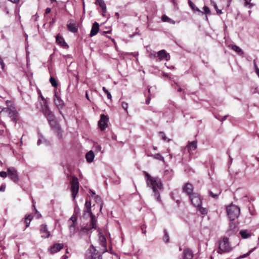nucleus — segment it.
<instances>
[{"label":"nucleus","mask_w":259,"mask_h":259,"mask_svg":"<svg viewBox=\"0 0 259 259\" xmlns=\"http://www.w3.org/2000/svg\"><path fill=\"white\" fill-rule=\"evenodd\" d=\"M197 207L202 214H206L207 213V209L206 208L202 207L201 205L200 206H197Z\"/></svg>","instance_id":"32"},{"label":"nucleus","mask_w":259,"mask_h":259,"mask_svg":"<svg viewBox=\"0 0 259 259\" xmlns=\"http://www.w3.org/2000/svg\"><path fill=\"white\" fill-rule=\"evenodd\" d=\"M216 11H217V14H221L222 13V12L221 10L217 9Z\"/></svg>","instance_id":"60"},{"label":"nucleus","mask_w":259,"mask_h":259,"mask_svg":"<svg viewBox=\"0 0 259 259\" xmlns=\"http://www.w3.org/2000/svg\"><path fill=\"white\" fill-rule=\"evenodd\" d=\"M95 157V154L94 152L92 151H90L89 152H87L85 155V158L87 159V161L91 163L92 162Z\"/></svg>","instance_id":"25"},{"label":"nucleus","mask_w":259,"mask_h":259,"mask_svg":"<svg viewBox=\"0 0 259 259\" xmlns=\"http://www.w3.org/2000/svg\"><path fill=\"white\" fill-rule=\"evenodd\" d=\"M115 15L116 16V18H117V19H118V18H119V13H118V12L116 13Z\"/></svg>","instance_id":"63"},{"label":"nucleus","mask_w":259,"mask_h":259,"mask_svg":"<svg viewBox=\"0 0 259 259\" xmlns=\"http://www.w3.org/2000/svg\"><path fill=\"white\" fill-rule=\"evenodd\" d=\"M100 244L102 246H105L106 244V239L104 236H101L100 237Z\"/></svg>","instance_id":"39"},{"label":"nucleus","mask_w":259,"mask_h":259,"mask_svg":"<svg viewBox=\"0 0 259 259\" xmlns=\"http://www.w3.org/2000/svg\"><path fill=\"white\" fill-rule=\"evenodd\" d=\"M95 4L96 5H99V6L102 8V9L104 10L106 8V4L103 0H96Z\"/></svg>","instance_id":"29"},{"label":"nucleus","mask_w":259,"mask_h":259,"mask_svg":"<svg viewBox=\"0 0 259 259\" xmlns=\"http://www.w3.org/2000/svg\"><path fill=\"white\" fill-rule=\"evenodd\" d=\"M56 42L62 47H67L68 46L67 44L65 42L64 38L60 36L59 35H57V36H56Z\"/></svg>","instance_id":"26"},{"label":"nucleus","mask_w":259,"mask_h":259,"mask_svg":"<svg viewBox=\"0 0 259 259\" xmlns=\"http://www.w3.org/2000/svg\"><path fill=\"white\" fill-rule=\"evenodd\" d=\"M102 90L106 94L109 92L106 89V88L104 87L102 88Z\"/></svg>","instance_id":"58"},{"label":"nucleus","mask_w":259,"mask_h":259,"mask_svg":"<svg viewBox=\"0 0 259 259\" xmlns=\"http://www.w3.org/2000/svg\"><path fill=\"white\" fill-rule=\"evenodd\" d=\"M63 247V245L62 243H56L52 246L50 248V251L52 254L57 252L60 251Z\"/></svg>","instance_id":"15"},{"label":"nucleus","mask_w":259,"mask_h":259,"mask_svg":"<svg viewBox=\"0 0 259 259\" xmlns=\"http://www.w3.org/2000/svg\"><path fill=\"white\" fill-rule=\"evenodd\" d=\"M42 113L46 117L51 128L56 134L59 139L62 138L63 131L53 112L49 110L45 111Z\"/></svg>","instance_id":"2"},{"label":"nucleus","mask_w":259,"mask_h":259,"mask_svg":"<svg viewBox=\"0 0 259 259\" xmlns=\"http://www.w3.org/2000/svg\"><path fill=\"white\" fill-rule=\"evenodd\" d=\"M38 94H39V98H40L42 102H40L41 105V110L42 112H44L45 111H48L50 110L48 102L47 99H46L44 96L42 95L40 91H38Z\"/></svg>","instance_id":"11"},{"label":"nucleus","mask_w":259,"mask_h":259,"mask_svg":"<svg viewBox=\"0 0 259 259\" xmlns=\"http://www.w3.org/2000/svg\"><path fill=\"white\" fill-rule=\"evenodd\" d=\"M193 254L191 250L189 249H185L183 251V259H192Z\"/></svg>","instance_id":"20"},{"label":"nucleus","mask_w":259,"mask_h":259,"mask_svg":"<svg viewBox=\"0 0 259 259\" xmlns=\"http://www.w3.org/2000/svg\"><path fill=\"white\" fill-rule=\"evenodd\" d=\"M39 232L41 234V237L42 238H48L51 235L50 232L48 230V226L46 224H41L40 226Z\"/></svg>","instance_id":"13"},{"label":"nucleus","mask_w":259,"mask_h":259,"mask_svg":"<svg viewBox=\"0 0 259 259\" xmlns=\"http://www.w3.org/2000/svg\"><path fill=\"white\" fill-rule=\"evenodd\" d=\"M149 57L151 59H154V58H157V53L153 52V53H150V54L149 55Z\"/></svg>","instance_id":"46"},{"label":"nucleus","mask_w":259,"mask_h":259,"mask_svg":"<svg viewBox=\"0 0 259 259\" xmlns=\"http://www.w3.org/2000/svg\"><path fill=\"white\" fill-rule=\"evenodd\" d=\"M150 97H148L147 98V99L146 100V101H145V103L147 104V105H148L150 103Z\"/></svg>","instance_id":"52"},{"label":"nucleus","mask_w":259,"mask_h":259,"mask_svg":"<svg viewBox=\"0 0 259 259\" xmlns=\"http://www.w3.org/2000/svg\"><path fill=\"white\" fill-rule=\"evenodd\" d=\"M99 29V24L97 22H95L92 25V29L91 30V32L90 34V35L91 37H93L95 35H96Z\"/></svg>","instance_id":"17"},{"label":"nucleus","mask_w":259,"mask_h":259,"mask_svg":"<svg viewBox=\"0 0 259 259\" xmlns=\"http://www.w3.org/2000/svg\"><path fill=\"white\" fill-rule=\"evenodd\" d=\"M174 175L173 170L171 169H167L164 170V177L167 180H170Z\"/></svg>","instance_id":"24"},{"label":"nucleus","mask_w":259,"mask_h":259,"mask_svg":"<svg viewBox=\"0 0 259 259\" xmlns=\"http://www.w3.org/2000/svg\"><path fill=\"white\" fill-rule=\"evenodd\" d=\"M8 177L14 183H17L19 181L17 170L14 167H10L7 169Z\"/></svg>","instance_id":"8"},{"label":"nucleus","mask_w":259,"mask_h":259,"mask_svg":"<svg viewBox=\"0 0 259 259\" xmlns=\"http://www.w3.org/2000/svg\"><path fill=\"white\" fill-rule=\"evenodd\" d=\"M121 106L122 108L127 112V108H128V104L125 102H121Z\"/></svg>","instance_id":"40"},{"label":"nucleus","mask_w":259,"mask_h":259,"mask_svg":"<svg viewBox=\"0 0 259 259\" xmlns=\"http://www.w3.org/2000/svg\"><path fill=\"white\" fill-rule=\"evenodd\" d=\"M148 156L153 157L154 159H157L162 161H164V157L160 154L157 153L155 154L148 155Z\"/></svg>","instance_id":"27"},{"label":"nucleus","mask_w":259,"mask_h":259,"mask_svg":"<svg viewBox=\"0 0 259 259\" xmlns=\"http://www.w3.org/2000/svg\"><path fill=\"white\" fill-rule=\"evenodd\" d=\"M108 121V117L104 114H102L100 119L98 122V125L101 131H104L107 127Z\"/></svg>","instance_id":"14"},{"label":"nucleus","mask_w":259,"mask_h":259,"mask_svg":"<svg viewBox=\"0 0 259 259\" xmlns=\"http://www.w3.org/2000/svg\"><path fill=\"white\" fill-rule=\"evenodd\" d=\"M164 242L168 243L169 242V235L166 230H164V236L162 238Z\"/></svg>","instance_id":"30"},{"label":"nucleus","mask_w":259,"mask_h":259,"mask_svg":"<svg viewBox=\"0 0 259 259\" xmlns=\"http://www.w3.org/2000/svg\"><path fill=\"white\" fill-rule=\"evenodd\" d=\"M0 64L1 65L2 68L3 69L5 67V64L3 61V60L2 59V58H1V56H0Z\"/></svg>","instance_id":"48"},{"label":"nucleus","mask_w":259,"mask_h":259,"mask_svg":"<svg viewBox=\"0 0 259 259\" xmlns=\"http://www.w3.org/2000/svg\"><path fill=\"white\" fill-rule=\"evenodd\" d=\"M33 219V215L31 214L28 215H26L25 216V218L22 220L21 222H23L25 224V227L24 229V230H25L27 228H28L30 224Z\"/></svg>","instance_id":"18"},{"label":"nucleus","mask_w":259,"mask_h":259,"mask_svg":"<svg viewBox=\"0 0 259 259\" xmlns=\"http://www.w3.org/2000/svg\"><path fill=\"white\" fill-rule=\"evenodd\" d=\"M190 199L192 204L195 206H200L202 204L200 196L197 193H193L190 196Z\"/></svg>","instance_id":"10"},{"label":"nucleus","mask_w":259,"mask_h":259,"mask_svg":"<svg viewBox=\"0 0 259 259\" xmlns=\"http://www.w3.org/2000/svg\"><path fill=\"white\" fill-rule=\"evenodd\" d=\"M159 136L161 137L162 140L164 141H167V142H169L170 140L169 139H167V138L166 137L165 134L163 132H160L159 133Z\"/></svg>","instance_id":"36"},{"label":"nucleus","mask_w":259,"mask_h":259,"mask_svg":"<svg viewBox=\"0 0 259 259\" xmlns=\"http://www.w3.org/2000/svg\"><path fill=\"white\" fill-rule=\"evenodd\" d=\"M230 47L232 48L233 50H234L239 54L242 55L243 54V52L241 49H240L239 47L237 46L236 45H231L230 46Z\"/></svg>","instance_id":"28"},{"label":"nucleus","mask_w":259,"mask_h":259,"mask_svg":"<svg viewBox=\"0 0 259 259\" xmlns=\"http://www.w3.org/2000/svg\"><path fill=\"white\" fill-rule=\"evenodd\" d=\"M249 254L248 252H247L246 253H245V254H243L242 255H240V256H239L237 259H241V258H245L248 256H249Z\"/></svg>","instance_id":"45"},{"label":"nucleus","mask_w":259,"mask_h":259,"mask_svg":"<svg viewBox=\"0 0 259 259\" xmlns=\"http://www.w3.org/2000/svg\"><path fill=\"white\" fill-rule=\"evenodd\" d=\"M42 143H44L46 146H49L50 145V142L48 140L46 139L44 137L43 139Z\"/></svg>","instance_id":"47"},{"label":"nucleus","mask_w":259,"mask_h":259,"mask_svg":"<svg viewBox=\"0 0 259 259\" xmlns=\"http://www.w3.org/2000/svg\"><path fill=\"white\" fill-rule=\"evenodd\" d=\"M50 82L53 87H57L58 86V83L54 77L51 76L50 78Z\"/></svg>","instance_id":"33"},{"label":"nucleus","mask_w":259,"mask_h":259,"mask_svg":"<svg viewBox=\"0 0 259 259\" xmlns=\"http://www.w3.org/2000/svg\"><path fill=\"white\" fill-rule=\"evenodd\" d=\"M227 212L229 220L234 221L239 217L240 209L237 206L231 204L227 207Z\"/></svg>","instance_id":"4"},{"label":"nucleus","mask_w":259,"mask_h":259,"mask_svg":"<svg viewBox=\"0 0 259 259\" xmlns=\"http://www.w3.org/2000/svg\"><path fill=\"white\" fill-rule=\"evenodd\" d=\"M145 180L147 187L152 190L153 195L157 201L160 200V192L163 190V185L160 178L152 177L148 172H145Z\"/></svg>","instance_id":"1"},{"label":"nucleus","mask_w":259,"mask_h":259,"mask_svg":"<svg viewBox=\"0 0 259 259\" xmlns=\"http://www.w3.org/2000/svg\"><path fill=\"white\" fill-rule=\"evenodd\" d=\"M208 193H209V195L210 196L212 197V198H213L214 199H218V197L220 194V192H219V194H214L212 191H209Z\"/></svg>","instance_id":"37"},{"label":"nucleus","mask_w":259,"mask_h":259,"mask_svg":"<svg viewBox=\"0 0 259 259\" xmlns=\"http://www.w3.org/2000/svg\"><path fill=\"white\" fill-rule=\"evenodd\" d=\"M256 249V247H254L251 249H250L247 252L249 253V254L250 255L254 250H255Z\"/></svg>","instance_id":"54"},{"label":"nucleus","mask_w":259,"mask_h":259,"mask_svg":"<svg viewBox=\"0 0 259 259\" xmlns=\"http://www.w3.org/2000/svg\"><path fill=\"white\" fill-rule=\"evenodd\" d=\"M68 30L73 33H76L78 31V26L75 23H69L67 25Z\"/></svg>","instance_id":"21"},{"label":"nucleus","mask_w":259,"mask_h":259,"mask_svg":"<svg viewBox=\"0 0 259 259\" xmlns=\"http://www.w3.org/2000/svg\"><path fill=\"white\" fill-rule=\"evenodd\" d=\"M210 3H211V4L213 5V6L214 7V8L217 10L218 9V7H217V5L216 4V3L213 2V1L211 0L210 1Z\"/></svg>","instance_id":"50"},{"label":"nucleus","mask_w":259,"mask_h":259,"mask_svg":"<svg viewBox=\"0 0 259 259\" xmlns=\"http://www.w3.org/2000/svg\"><path fill=\"white\" fill-rule=\"evenodd\" d=\"M146 226L144 225L141 227V229L142 230V233L146 234V231L145 230Z\"/></svg>","instance_id":"51"},{"label":"nucleus","mask_w":259,"mask_h":259,"mask_svg":"<svg viewBox=\"0 0 259 259\" xmlns=\"http://www.w3.org/2000/svg\"><path fill=\"white\" fill-rule=\"evenodd\" d=\"M70 184L72 197L73 200H74L79 190V184L78 179L75 177H73L70 182Z\"/></svg>","instance_id":"7"},{"label":"nucleus","mask_w":259,"mask_h":259,"mask_svg":"<svg viewBox=\"0 0 259 259\" xmlns=\"http://www.w3.org/2000/svg\"><path fill=\"white\" fill-rule=\"evenodd\" d=\"M2 111L7 113L9 116L11 118L12 120L16 123L18 120V112L16 108L13 105H10L8 107L4 108Z\"/></svg>","instance_id":"5"},{"label":"nucleus","mask_w":259,"mask_h":259,"mask_svg":"<svg viewBox=\"0 0 259 259\" xmlns=\"http://www.w3.org/2000/svg\"><path fill=\"white\" fill-rule=\"evenodd\" d=\"M86 259H102V256L98 253H88L85 255Z\"/></svg>","instance_id":"22"},{"label":"nucleus","mask_w":259,"mask_h":259,"mask_svg":"<svg viewBox=\"0 0 259 259\" xmlns=\"http://www.w3.org/2000/svg\"><path fill=\"white\" fill-rule=\"evenodd\" d=\"M127 54L128 55H133V56L134 57H136L138 55V53L137 52V53H127Z\"/></svg>","instance_id":"53"},{"label":"nucleus","mask_w":259,"mask_h":259,"mask_svg":"<svg viewBox=\"0 0 259 259\" xmlns=\"http://www.w3.org/2000/svg\"><path fill=\"white\" fill-rule=\"evenodd\" d=\"M107 98L109 99H111L112 98L111 95L109 92H108L107 94Z\"/></svg>","instance_id":"56"},{"label":"nucleus","mask_w":259,"mask_h":259,"mask_svg":"<svg viewBox=\"0 0 259 259\" xmlns=\"http://www.w3.org/2000/svg\"><path fill=\"white\" fill-rule=\"evenodd\" d=\"M161 18H162V21H163V22H168L172 23L173 24L175 23V22L172 20H171L170 18L167 17L166 15H163L162 16Z\"/></svg>","instance_id":"34"},{"label":"nucleus","mask_w":259,"mask_h":259,"mask_svg":"<svg viewBox=\"0 0 259 259\" xmlns=\"http://www.w3.org/2000/svg\"><path fill=\"white\" fill-rule=\"evenodd\" d=\"M55 22V19L53 18L52 20L50 22V25H53Z\"/></svg>","instance_id":"57"},{"label":"nucleus","mask_w":259,"mask_h":259,"mask_svg":"<svg viewBox=\"0 0 259 259\" xmlns=\"http://www.w3.org/2000/svg\"><path fill=\"white\" fill-rule=\"evenodd\" d=\"M8 176V172H6V171H0V177H2V178H6Z\"/></svg>","instance_id":"43"},{"label":"nucleus","mask_w":259,"mask_h":259,"mask_svg":"<svg viewBox=\"0 0 259 259\" xmlns=\"http://www.w3.org/2000/svg\"><path fill=\"white\" fill-rule=\"evenodd\" d=\"M111 30H108V31H103L102 32V35H104L106 33H109L110 32Z\"/></svg>","instance_id":"59"},{"label":"nucleus","mask_w":259,"mask_h":259,"mask_svg":"<svg viewBox=\"0 0 259 259\" xmlns=\"http://www.w3.org/2000/svg\"><path fill=\"white\" fill-rule=\"evenodd\" d=\"M94 147L96 152H100L101 150V146L98 144H95Z\"/></svg>","instance_id":"42"},{"label":"nucleus","mask_w":259,"mask_h":259,"mask_svg":"<svg viewBox=\"0 0 259 259\" xmlns=\"http://www.w3.org/2000/svg\"><path fill=\"white\" fill-rule=\"evenodd\" d=\"M77 221V216L73 215L68 220L69 224V230L71 235H73L75 233L76 223Z\"/></svg>","instance_id":"9"},{"label":"nucleus","mask_w":259,"mask_h":259,"mask_svg":"<svg viewBox=\"0 0 259 259\" xmlns=\"http://www.w3.org/2000/svg\"><path fill=\"white\" fill-rule=\"evenodd\" d=\"M227 116H228V115H225V116H224L223 117V118L221 119V120H222V121H224V120H226V118H227Z\"/></svg>","instance_id":"62"},{"label":"nucleus","mask_w":259,"mask_h":259,"mask_svg":"<svg viewBox=\"0 0 259 259\" xmlns=\"http://www.w3.org/2000/svg\"><path fill=\"white\" fill-rule=\"evenodd\" d=\"M38 136H39V138L37 142V145H40V144L42 143L43 139H44V136L41 134L38 133Z\"/></svg>","instance_id":"38"},{"label":"nucleus","mask_w":259,"mask_h":259,"mask_svg":"<svg viewBox=\"0 0 259 259\" xmlns=\"http://www.w3.org/2000/svg\"><path fill=\"white\" fill-rule=\"evenodd\" d=\"M54 103L57 107H62L64 106V102L61 98L55 93L54 98Z\"/></svg>","instance_id":"19"},{"label":"nucleus","mask_w":259,"mask_h":259,"mask_svg":"<svg viewBox=\"0 0 259 259\" xmlns=\"http://www.w3.org/2000/svg\"><path fill=\"white\" fill-rule=\"evenodd\" d=\"M187 147L189 152L195 150L197 147V141L195 140L192 142H189Z\"/></svg>","instance_id":"23"},{"label":"nucleus","mask_w":259,"mask_h":259,"mask_svg":"<svg viewBox=\"0 0 259 259\" xmlns=\"http://www.w3.org/2000/svg\"><path fill=\"white\" fill-rule=\"evenodd\" d=\"M157 61H161L162 60L168 61L170 60V57L168 53L165 50H162L157 53Z\"/></svg>","instance_id":"12"},{"label":"nucleus","mask_w":259,"mask_h":259,"mask_svg":"<svg viewBox=\"0 0 259 259\" xmlns=\"http://www.w3.org/2000/svg\"><path fill=\"white\" fill-rule=\"evenodd\" d=\"M188 4L192 9L198 12H200L199 9L198 8L196 7L195 5L190 0L188 1Z\"/></svg>","instance_id":"35"},{"label":"nucleus","mask_w":259,"mask_h":259,"mask_svg":"<svg viewBox=\"0 0 259 259\" xmlns=\"http://www.w3.org/2000/svg\"><path fill=\"white\" fill-rule=\"evenodd\" d=\"M85 97L88 100H90L89 97L87 92H86L85 94Z\"/></svg>","instance_id":"64"},{"label":"nucleus","mask_w":259,"mask_h":259,"mask_svg":"<svg viewBox=\"0 0 259 259\" xmlns=\"http://www.w3.org/2000/svg\"><path fill=\"white\" fill-rule=\"evenodd\" d=\"M84 213L83 214V218H88L90 217V224L87 225L81 229V231L83 233H87L92 229L96 228V222L95 216L91 211V203L90 201L86 200L84 204Z\"/></svg>","instance_id":"3"},{"label":"nucleus","mask_w":259,"mask_h":259,"mask_svg":"<svg viewBox=\"0 0 259 259\" xmlns=\"http://www.w3.org/2000/svg\"><path fill=\"white\" fill-rule=\"evenodd\" d=\"M102 15L104 16V14L106 12V8L105 9H102Z\"/></svg>","instance_id":"61"},{"label":"nucleus","mask_w":259,"mask_h":259,"mask_svg":"<svg viewBox=\"0 0 259 259\" xmlns=\"http://www.w3.org/2000/svg\"><path fill=\"white\" fill-rule=\"evenodd\" d=\"M240 234L243 238H248L250 236V234L248 233L246 231L242 230L240 231Z\"/></svg>","instance_id":"31"},{"label":"nucleus","mask_w":259,"mask_h":259,"mask_svg":"<svg viewBox=\"0 0 259 259\" xmlns=\"http://www.w3.org/2000/svg\"><path fill=\"white\" fill-rule=\"evenodd\" d=\"M51 12V9L47 8L45 10V14H48Z\"/></svg>","instance_id":"55"},{"label":"nucleus","mask_w":259,"mask_h":259,"mask_svg":"<svg viewBox=\"0 0 259 259\" xmlns=\"http://www.w3.org/2000/svg\"><path fill=\"white\" fill-rule=\"evenodd\" d=\"M231 250V248L229 243L228 238L224 237L222 240L219 242V249L217 251L219 254H222L224 252H229Z\"/></svg>","instance_id":"6"},{"label":"nucleus","mask_w":259,"mask_h":259,"mask_svg":"<svg viewBox=\"0 0 259 259\" xmlns=\"http://www.w3.org/2000/svg\"><path fill=\"white\" fill-rule=\"evenodd\" d=\"M183 190L184 193H187L189 195H191L193 191V186L190 183H186L183 188Z\"/></svg>","instance_id":"16"},{"label":"nucleus","mask_w":259,"mask_h":259,"mask_svg":"<svg viewBox=\"0 0 259 259\" xmlns=\"http://www.w3.org/2000/svg\"><path fill=\"white\" fill-rule=\"evenodd\" d=\"M203 10L204 11L205 14H209L210 13V10H209V8L208 7L204 6L203 7Z\"/></svg>","instance_id":"44"},{"label":"nucleus","mask_w":259,"mask_h":259,"mask_svg":"<svg viewBox=\"0 0 259 259\" xmlns=\"http://www.w3.org/2000/svg\"><path fill=\"white\" fill-rule=\"evenodd\" d=\"M74 214L76 216L80 213V209L77 205H76L74 208Z\"/></svg>","instance_id":"41"},{"label":"nucleus","mask_w":259,"mask_h":259,"mask_svg":"<svg viewBox=\"0 0 259 259\" xmlns=\"http://www.w3.org/2000/svg\"><path fill=\"white\" fill-rule=\"evenodd\" d=\"M6 189V186L2 185L0 186V191L4 192Z\"/></svg>","instance_id":"49"}]
</instances>
